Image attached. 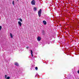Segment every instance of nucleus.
<instances>
[{
    "label": "nucleus",
    "instance_id": "1",
    "mask_svg": "<svg viewBox=\"0 0 79 79\" xmlns=\"http://www.w3.org/2000/svg\"><path fill=\"white\" fill-rule=\"evenodd\" d=\"M41 12H42V10L40 9L38 12V14L39 17H40L41 16Z\"/></svg>",
    "mask_w": 79,
    "mask_h": 79
},
{
    "label": "nucleus",
    "instance_id": "2",
    "mask_svg": "<svg viewBox=\"0 0 79 79\" xmlns=\"http://www.w3.org/2000/svg\"><path fill=\"white\" fill-rule=\"evenodd\" d=\"M31 4L32 5H35V0H32L31 1Z\"/></svg>",
    "mask_w": 79,
    "mask_h": 79
},
{
    "label": "nucleus",
    "instance_id": "3",
    "mask_svg": "<svg viewBox=\"0 0 79 79\" xmlns=\"http://www.w3.org/2000/svg\"><path fill=\"white\" fill-rule=\"evenodd\" d=\"M41 39L42 38H41L40 37L38 36L37 38V40L38 41H40V40H41Z\"/></svg>",
    "mask_w": 79,
    "mask_h": 79
},
{
    "label": "nucleus",
    "instance_id": "4",
    "mask_svg": "<svg viewBox=\"0 0 79 79\" xmlns=\"http://www.w3.org/2000/svg\"><path fill=\"white\" fill-rule=\"evenodd\" d=\"M18 24H19L20 27H21V25H22V23H21V22L19 21L18 22Z\"/></svg>",
    "mask_w": 79,
    "mask_h": 79
},
{
    "label": "nucleus",
    "instance_id": "5",
    "mask_svg": "<svg viewBox=\"0 0 79 79\" xmlns=\"http://www.w3.org/2000/svg\"><path fill=\"white\" fill-rule=\"evenodd\" d=\"M43 23L44 25H46V24H47V22H46V21L45 20L43 21Z\"/></svg>",
    "mask_w": 79,
    "mask_h": 79
},
{
    "label": "nucleus",
    "instance_id": "6",
    "mask_svg": "<svg viewBox=\"0 0 79 79\" xmlns=\"http://www.w3.org/2000/svg\"><path fill=\"white\" fill-rule=\"evenodd\" d=\"M15 64L17 66H19V64L18 63V62H15Z\"/></svg>",
    "mask_w": 79,
    "mask_h": 79
},
{
    "label": "nucleus",
    "instance_id": "7",
    "mask_svg": "<svg viewBox=\"0 0 79 79\" xmlns=\"http://www.w3.org/2000/svg\"><path fill=\"white\" fill-rule=\"evenodd\" d=\"M31 56H33V52L32 51V50H31Z\"/></svg>",
    "mask_w": 79,
    "mask_h": 79
},
{
    "label": "nucleus",
    "instance_id": "8",
    "mask_svg": "<svg viewBox=\"0 0 79 79\" xmlns=\"http://www.w3.org/2000/svg\"><path fill=\"white\" fill-rule=\"evenodd\" d=\"M34 11H37V8H36V7H35L34 8Z\"/></svg>",
    "mask_w": 79,
    "mask_h": 79
},
{
    "label": "nucleus",
    "instance_id": "9",
    "mask_svg": "<svg viewBox=\"0 0 79 79\" xmlns=\"http://www.w3.org/2000/svg\"><path fill=\"white\" fill-rule=\"evenodd\" d=\"M10 37H11V38H13V35H12V34H11V33H10Z\"/></svg>",
    "mask_w": 79,
    "mask_h": 79
},
{
    "label": "nucleus",
    "instance_id": "10",
    "mask_svg": "<svg viewBox=\"0 0 79 79\" xmlns=\"http://www.w3.org/2000/svg\"><path fill=\"white\" fill-rule=\"evenodd\" d=\"M42 34L43 35H44V34H45V31H44V30L42 31Z\"/></svg>",
    "mask_w": 79,
    "mask_h": 79
},
{
    "label": "nucleus",
    "instance_id": "11",
    "mask_svg": "<svg viewBox=\"0 0 79 79\" xmlns=\"http://www.w3.org/2000/svg\"><path fill=\"white\" fill-rule=\"evenodd\" d=\"M19 20L20 21H21V22H23V20L21 19H19Z\"/></svg>",
    "mask_w": 79,
    "mask_h": 79
},
{
    "label": "nucleus",
    "instance_id": "12",
    "mask_svg": "<svg viewBox=\"0 0 79 79\" xmlns=\"http://www.w3.org/2000/svg\"><path fill=\"white\" fill-rule=\"evenodd\" d=\"M12 4H13V5H15V2H14V1H13Z\"/></svg>",
    "mask_w": 79,
    "mask_h": 79
},
{
    "label": "nucleus",
    "instance_id": "13",
    "mask_svg": "<svg viewBox=\"0 0 79 79\" xmlns=\"http://www.w3.org/2000/svg\"><path fill=\"white\" fill-rule=\"evenodd\" d=\"M5 77L6 79L7 78V75H5Z\"/></svg>",
    "mask_w": 79,
    "mask_h": 79
},
{
    "label": "nucleus",
    "instance_id": "14",
    "mask_svg": "<svg viewBox=\"0 0 79 79\" xmlns=\"http://www.w3.org/2000/svg\"><path fill=\"white\" fill-rule=\"evenodd\" d=\"M6 79H10V77H7V78Z\"/></svg>",
    "mask_w": 79,
    "mask_h": 79
},
{
    "label": "nucleus",
    "instance_id": "15",
    "mask_svg": "<svg viewBox=\"0 0 79 79\" xmlns=\"http://www.w3.org/2000/svg\"><path fill=\"white\" fill-rule=\"evenodd\" d=\"M35 69H36V70H37L38 69V68L37 67H36L35 68Z\"/></svg>",
    "mask_w": 79,
    "mask_h": 79
},
{
    "label": "nucleus",
    "instance_id": "16",
    "mask_svg": "<svg viewBox=\"0 0 79 79\" xmlns=\"http://www.w3.org/2000/svg\"><path fill=\"white\" fill-rule=\"evenodd\" d=\"M2 26H0V31H1V29H2Z\"/></svg>",
    "mask_w": 79,
    "mask_h": 79
},
{
    "label": "nucleus",
    "instance_id": "17",
    "mask_svg": "<svg viewBox=\"0 0 79 79\" xmlns=\"http://www.w3.org/2000/svg\"><path fill=\"white\" fill-rule=\"evenodd\" d=\"M26 48H27V49H28L29 48V47H26Z\"/></svg>",
    "mask_w": 79,
    "mask_h": 79
},
{
    "label": "nucleus",
    "instance_id": "18",
    "mask_svg": "<svg viewBox=\"0 0 79 79\" xmlns=\"http://www.w3.org/2000/svg\"><path fill=\"white\" fill-rule=\"evenodd\" d=\"M77 73H78V74H79V70H78V71H77Z\"/></svg>",
    "mask_w": 79,
    "mask_h": 79
},
{
    "label": "nucleus",
    "instance_id": "19",
    "mask_svg": "<svg viewBox=\"0 0 79 79\" xmlns=\"http://www.w3.org/2000/svg\"><path fill=\"white\" fill-rule=\"evenodd\" d=\"M17 1H18V0H17Z\"/></svg>",
    "mask_w": 79,
    "mask_h": 79
}]
</instances>
